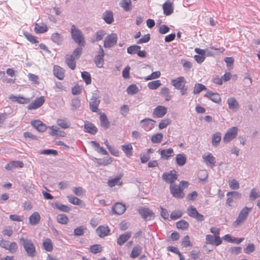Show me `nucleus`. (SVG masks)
<instances>
[{
    "label": "nucleus",
    "mask_w": 260,
    "mask_h": 260,
    "mask_svg": "<svg viewBox=\"0 0 260 260\" xmlns=\"http://www.w3.org/2000/svg\"><path fill=\"white\" fill-rule=\"evenodd\" d=\"M188 183L187 181H182L179 185L176 184L170 185V191L172 196L177 199H182L184 197V193L181 187H187Z\"/></svg>",
    "instance_id": "obj_1"
},
{
    "label": "nucleus",
    "mask_w": 260,
    "mask_h": 260,
    "mask_svg": "<svg viewBox=\"0 0 260 260\" xmlns=\"http://www.w3.org/2000/svg\"><path fill=\"white\" fill-rule=\"evenodd\" d=\"M71 34L72 39L78 44L84 47L85 44L84 38L81 31L75 25H73L71 28Z\"/></svg>",
    "instance_id": "obj_2"
},
{
    "label": "nucleus",
    "mask_w": 260,
    "mask_h": 260,
    "mask_svg": "<svg viewBox=\"0 0 260 260\" xmlns=\"http://www.w3.org/2000/svg\"><path fill=\"white\" fill-rule=\"evenodd\" d=\"M20 243L23 246L28 256L33 257L36 255V251L35 247L30 240L25 239L23 237L20 239Z\"/></svg>",
    "instance_id": "obj_3"
},
{
    "label": "nucleus",
    "mask_w": 260,
    "mask_h": 260,
    "mask_svg": "<svg viewBox=\"0 0 260 260\" xmlns=\"http://www.w3.org/2000/svg\"><path fill=\"white\" fill-rule=\"evenodd\" d=\"M251 209L252 208L245 207L240 211L236 220L234 222L235 226H238L245 221Z\"/></svg>",
    "instance_id": "obj_4"
},
{
    "label": "nucleus",
    "mask_w": 260,
    "mask_h": 260,
    "mask_svg": "<svg viewBox=\"0 0 260 260\" xmlns=\"http://www.w3.org/2000/svg\"><path fill=\"white\" fill-rule=\"evenodd\" d=\"M178 174L177 172L174 170H171L170 172L164 173L162 175V179L167 183L170 185H174V182L177 179Z\"/></svg>",
    "instance_id": "obj_5"
},
{
    "label": "nucleus",
    "mask_w": 260,
    "mask_h": 260,
    "mask_svg": "<svg viewBox=\"0 0 260 260\" xmlns=\"http://www.w3.org/2000/svg\"><path fill=\"white\" fill-rule=\"evenodd\" d=\"M238 131V128L236 126L230 128L225 133L223 138V141L226 143L230 142L237 137Z\"/></svg>",
    "instance_id": "obj_6"
},
{
    "label": "nucleus",
    "mask_w": 260,
    "mask_h": 260,
    "mask_svg": "<svg viewBox=\"0 0 260 260\" xmlns=\"http://www.w3.org/2000/svg\"><path fill=\"white\" fill-rule=\"evenodd\" d=\"M187 212L188 216L195 218L198 221H203L204 220V216L200 214L197 209L193 206H190L188 207Z\"/></svg>",
    "instance_id": "obj_7"
},
{
    "label": "nucleus",
    "mask_w": 260,
    "mask_h": 260,
    "mask_svg": "<svg viewBox=\"0 0 260 260\" xmlns=\"http://www.w3.org/2000/svg\"><path fill=\"white\" fill-rule=\"evenodd\" d=\"M117 36L116 34H111L105 39L104 46L105 48H110L116 44Z\"/></svg>",
    "instance_id": "obj_8"
},
{
    "label": "nucleus",
    "mask_w": 260,
    "mask_h": 260,
    "mask_svg": "<svg viewBox=\"0 0 260 260\" xmlns=\"http://www.w3.org/2000/svg\"><path fill=\"white\" fill-rule=\"evenodd\" d=\"M155 121L150 118H145L140 122L141 127L146 132L151 130L154 126Z\"/></svg>",
    "instance_id": "obj_9"
},
{
    "label": "nucleus",
    "mask_w": 260,
    "mask_h": 260,
    "mask_svg": "<svg viewBox=\"0 0 260 260\" xmlns=\"http://www.w3.org/2000/svg\"><path fill=\"white\" fill-rule=\"evenodd\" d=\"M101 100L99 97L92 96L89 102V108L90 110L93 112H99L98 108Z\"/></svg>",
    "instance_id": "obj_10"
},
{
    "label": "nucleus",
    "mask_w": 260,
    "mask_h": 260,
    "mask_svg": "<svg viewBox=\"0 0 260 260\" xmlns=\"http://www.w3.org/2000/svg\"><path fill=\"white\" fill-rule=\"evenodd\" d=\"M104 51L101 46H100V50L99 54L95 56L94 63L98 68H102L104 64Z\"/></svg>",
    "instance_id": "obj_11"
},
{
    "label": "nucleus",
    "mask_w": 260,
    "mask_h": 260,
    "mask_svg": "<svg viewBox=\"0 0 260 260\" xmlns=\"http://www.w3.org/2000/svg\"><path fill=\"white\" fill-rule=\"evenodd\" d=\"M186 82L184 77L180 76L175 79L171 80V84L177 89L182 88L185 87Z\"/></svg>",
    "instance_id": "obj_12"
},
{
    "label": "nucleus",
    "mask_w": 260,
    "mask_h": 260,
    "mask_svg": "<svg viewBox=\"0 0 260 260\" xmlns=\"http://www.w3.org/2000/svg\"><path fill=\"white\" fill-rule=\"evenodd\" d=\"M45 102L44 97L43 96L37 98L34 102L27 106L28 110L36 109L40 107Z\"/></svg>",
    "instance_id": "obj_13"
},
{
    "label": "nucleus",
    "mask_w": 260,
    "mask_h": 260,
    "mask_svg": "<svg viewBox=\"0 0 260 260\" xmlns=\"http://www.w3.org/2000/svg\"><path fill=\"white\" fill-rule=\"evenodd\" d=\"M167 112V108L162 106H157L153 112V116L155 118H161Z\"/></svg>",
    "instance_id": "obj_14"
},
{
    "label": "nucleus",
    "mask_w": 260,
    "mask_h": 260,
    "mask_svg": "<svg viewBox=\"0 0 260 260\" xmlns=\"http://www.w3.org/2000/svg\"><path fill=\"white\" fill-rule=\"evenodd\" d=\"M139 212L145 220H150L154 218L153 213L148 208H141L139 209Z\"/></svg>",
    "instance_id": "obj_15"
},
{
    "label": "nucleus",
    "mask_w": 260,
    "mask_h": 260,
    "mask_svg": "<svg viewBox=\"0 0 260 260\" xmlns=\"http://www.w3.org/2000/svg\"><path fill=\"white\" fill-rule=\"evenodd\" d=\"M202 157L207 166H210L211 167H213L215 165L216 159L212 153H205L203 155Z\"/></svg>",
    "instance_id": "obj_16"
},
{
    "label": "nucleus",
    "mask_w": 260,
    "mask_h": 260,
    "mask_svg": "<svg viewBox=\"0 0 260 260\" xmlns=\"http://www.w3.org/2000/svg\"><path fill=\"white\" fill-rule=\"evenodd\" d=\"M164 13L167 16L170 15L173 13V3L170 1H167L162 5Z\"/></svg>",
    "instance_id": "obj_17"
},
{
    "label": "nucleus",
    "mask_w": 260,
    "mask_h": 260,
    "mask_svg": "<svg viewBox=\"0 0 260 260\" xmlns=\"http://www.w3.org/2000/svg\"><path fill=\"white\" fill-rule=\"evenodd\" d=\"M204 96L215 103H219L221 101L220 95L217 93L213 92L211 90H207V92L204 94Z\"/></svg>",
    "instance_id": "obj_18"
},
{
    "label": "nucleus",
    "mask_w": 260,
    "mask_h": 260,
    "mask_svg": "<svg viewBox=\"0 0 260 260\" xmlns=\"http://www.w3.org/2000/svg\"><path fill=\"white\" fill-rule=\"evenodd\" d=\"M159 154L161 155V158L168 160L170 157L174 156V152L172 148H169L160 150Z\"/></svg>",
    "instance_id": "obj_19"
},
{
    "label": "nucleus",
    "mask_w": 260,
    "mask_h": 260,
    "mask_svg": "<svg viewBox=\"0 0 260 260\" xmlns=\"http://www.w3.org/2000/svg\"><path fill=\"white\" fill-rule=\"evenodd\" d=\"M125 210V206L119 203H116L112 207L113 213L117 215L122 214Z\"/></svg>",
    "instance_id": "obj_20"
},
{
    "label": "nucleus",
    "mask_w": 260,
    "mask_h": 260,
    "mask_svg": "<svg viewBox=\"0 0 260 260\" xmlns=\"http://www.w3.org/2000/svg\"><path fill=\"white\" fill-rule=\"evenodd\" d=\"M32 126L40 132H44L46 131L47 127L39 120H36L31 122Z\"/></svg>",
    "instance_id": "obj_21"
},
{
    "label": "nucleus",
    "mask_w": 260,
    "mask_h": 260,
    "mask_svg": "<svg viewBox=\"0 0 260 260\" xmlns=\"http://www.w3.org/2000/svg\"><path fill=\"white\" fill-rule=\"evenodd\" d=\"M99 114L100 115V119L101 126L105 129L109 128L110 124L105 113L99 112Z\"/></svg>",
    "instance_id": "obj_22"
},
{
    "label": "nucleus",
    "mask_w": 260,
    "mask_h": 260,
    "mask_svg": "<svg viewBox=\"0 0 260 260\" xmlns=\"http://www.w3.org/2000/svg\"><path fill=\"white\" fill-rule=\"evenodd\" d=\"M54 75L59 80H62L64 77V70L58 66L53 67Z\"/></svg>",
    "instance_id": "obj_23"
},
{
    "label": "nucleus",
    "mask_w": 260,
    "mask_h": 260,
    "mask_svg": "<svg viewBox=\"0 0 260 260\" xmlns=\"http://www.w3.org/2000/svg\"><path fill=\"white\" fill-rule=\"evenodd\" d=\"M227 103L230 109L236 111L239 108V105L238 101L235 98H229L227 100Z\"/></svg>",
    "instance_id": "obj_24"
},
{
    "label": "nucleus",
    "mask_w": 260,
    "mask_h": 260,
    "mask_svg": "<svg viewBox=\"0 0 260 260\" xmlns=\"http://www.w3.org/2000/svg\"><path fill=\"white\" fill-rule=\"evenodd\" d=\"M84 131L86 133L94 135L98 132V128L93 123L86 122L84 124Z\"/></svg>",
    "instance_id": "obj_25"
},
{
    "label": "nucleus",
    "mask_w": 260,
    "mask_h": 260,
    "mask_svg": "<svg viewBox=\"0 0 260 260\" xmlns=\"http://www.w3.org/2000/svg\"><path fill=\"white\" fill-rule=\"evenodd\" d=\"M96 234L101 238L107 236L110 232V229L108 226H100L96 230Z\"/></svg>",
    "instance_id": "obj_26"
},
{
    "label": "nucleus",
    "mask_w": 260,
    "mask_h": 260,
    "mask_svg": "<svg viewBox=\"0 0 260 260\" xmlns=\"http://www.w3.org/2000/svg\"><path fill=\"white\" fill-rule=\"evenodd\" d=\"M103 18L108 24H111L114 21L113 13L110 10H106L103 14Z\"/></svg>",
    "instance_id": "obj_27"
},
{
    "label": "nucleus",
    "mask_w": 260,
    "mask_h": 260,
    "mask_svg": "<svg viewBox=\"0 0 260 260\" xmlns=\"http://www.w3.org/2000/svg\"><path fill=\"white\" fill-rule=\"evenodd\" d=\"M41 217L38 212H34L29 218V222L32 225H37L40 221Z\"/></svg>",
    "instance_id": "obj_28"
},
{
    "label": "nucleus",
    "mask_w": 260,
    "mask_h": 260,
    "mask_svg": "<svg viewBox=\"0 0 260 260\" xmlns=\"http://www.w3.org/2000/svg\"><path fill=\"white\" fill-rule=\"evenodd\" d=\"M131 232H126L121 235L117 239V244L120 246L122 245L128 240V239L131 237Z\"/></svg>",
    "instance_id": "obj_29"
},
{
    "label": "nucleus",
    "mask_w": 260,
    "mask_h": 260,
    "mask_svg": "<svg viewBox=\"0 0 260 260\" xmlns=\"http://www.w3.org/2000/svg\"><path fill=\"white\" fill-rule=\"evenodd\" d=\"M23 164L20 161H13L10 163L7 164L5 166V168L8 170H12L17 167L22 168Z\"/></svg>",
    "instance_id": "obj_30"
},
{
    "label": "nucleus",
    "mask_w": 260,
    "mask_h": 260,
    "mask_svg": "<svg viewBox=\"0 0 260 260\" xmlns=\"http://www.w3.org/2000/svg\"><path fill=\"white\" fill-rule=\"evenodd\" d=\"M119 5L125 11H129L132 9L131 0H120Z\"/></svg>",
    "instance_id": "obj_31"
},
{
    "label": "nucleus",
    "mask_w": 260,
    "mask_h": 260,
    "mask_svg": "<svg viewBox=\"0 0 260 260\" xmlns=\"http://www.w3.org/2000/svg\"><path fill=\"white\" fill-rule=\"evenodd\" d=\"M51 40L54 43L60 45L62 44L63 38L61 34L58 32H55L52 34Z\"/></svg>",
    "instance_id": "obj_32"
},
{
    "label": "nucleus",
    "mask_w": 260,
    "mask_h": 260,
    "mask_svg": "<svg viewBox=\"0 0 260 260\" xmlns=\"http://www.w3.org/2000/svg\"><path fill=\"white\" fill-rule=\"evenodd\" d=\"M90 143L92 144V146L94 147L95 150L99 153L103 155L108 154V152L103 147H101L99 143L96 141H91Z\"/></svg>",
    "instance_id": "obj_33"
},
{
    "label": "nucleus",
    "mask_w": 260,
    "mask_h": 260,
    "mask_svg": "<svg viewBox=\"0 0 260 260\" xmlns=\"http://www.w3.org/2000/svg\"><path fill=\"white\" fill-rule=\"evenodd\" d=\"M142 251V247L140 245L135 246L131 252L130 257L135 258L138 257Z\"/></svg>",
    "instance_id": "obj_34"
},
{
    "label": "nucleus",
    "mask_w": 260,
    "mask_h": 260,
    "mask_svg": "<svg viewBox=\"0 0 260 260\" xmlns=\"http://www.w3.org/2000/svg\"><path fill=\"white\" fill-rule=\"evenodd\" d=\"M221 139V134L220 133H215L212 137V144L214 147H217Z\"/></svg>",
    "instance_id": "obj_35"
},
{
    "label": "nucleus",
    "mask_w": 260,
    "mask_h": 260,
    "mask_svg": "<svg viewBox=\"0 0 260 260\" xmlns=\"http://www.w3.org/2000/svg\"><path fill=\"white\" fill-rule=\"evenodd\" d=\"M57 124L62 128L66 129L70 127V123L66 118H59L56 121Z\"/></svg>",
    "instance_id": "obj_36"
},
{
    "label": "nucleus",
    "mask_w": 260,
    "mask_h": 260,
    "mask_svg": "<svg viewBox=\"0 0 260 260\" xmlns=\"http://www.w3.org/2000/svg\"><path fill=\"white\" fill-rule=\"evenodd\" d=\"M176 160L178 166H182L186 161V157L183 154H178L176 155Z\"/></svg>",
    "instance_id": "obj_37"
},
{
    "label": "nucleus",
    "mask_w": 260,
    "mask_h": 260,
    "mask_svg": "<svg viewBox=\"0 0 260 260\" xmlns=\"http://www.w3.org/2000/svg\"><path fill=\"white\" fill-rule=\"evenodd\" d=\"M203 90H207L206 87L201 83H196L193 88V93L197 94Z\"/></svg>",
    "instance_id": "obj_38"
},
{
    "label": "nucleus",
    "mask_w": 260,
    "mask_h": 260,
    "mask_svg": "<svg viewBox=\"0 0 260 260\" xmlns=\"http://www.w3.org/2000/svg\"><path fill=\"white\" fill-rule=\"evenodd\" d=\"M122 149L126 156L129 157L132 155L133 147L131 144L122 145Z\"/></svg>",
    "instance_id": "obj_39"
},
{
    "label": "nucleus",
    "mask_w": 260,
    "mask_h": 260,
    "mask_svg": "<svg viewBox=\"0 0 260 260\" xmlns=\"http://www.w3.org/2000/svg\"><path fill=\"white\" fill-rule=\"evenodd\" d=\"M35 31L37 34L44 33L47 31L48 27L45 24L40 25L38 23L35 24L34 28Z\"/></svg>",
    "instance_id": "obj_40"
},
{
    "label": "nucleus",
    "mask_w": 260,
    "mask_h": 260,
    "mask_svg": "<svg viewBox=\"0 0 260 260\" xmlns=\"http://www.w3.org/2000/svg\"><path fill=\"white\" fill-rule=\"evenodd\" d=\"M44 248L47 251H51L53 249V245L51 240L46 238L43 243Z\"/></svg>",
    "instance_id": "obj_41"
},
{
    "label": "nucleus",
    "mask_w": 260,
    "mask_h": 260,
    "mask_svg": "<svg viewBox=\"0 0 260 260\" xmlns=\"http://www.w3.org/2000/svg\"><path fill=\"white\" fill-rule=\"evenodd\" d=\"M113 158L111 157H104L102 159H96L97 163L100 166H106L111 164Z\"/></svg>",
    "instance_id": "obj_42"
},
{
    "label": "nucleus",
    "mask_w": 260,
    "mask_h": 260,
    "mask_svg": "<svg viewBox=\"0 0 260 260\" xmlns=\"http://www.w3.org/2000/svg\"><path fill=\"white\" fill-rule=\"evenodd\" d=\"M163 137V134L161 133L154 134L151 137V142L153 143H159L162 141Z\"/></svg>",
    "instance_id": "obj_43"
},
{
    "label": "nucleus",
    "mask_w": 260,
    "mask_h": 260,
    "mask_svg": "<svg viewBox=\"0 0 260 260\" xmlns=\"http://www.w3.org/2000/svg\"><path fill=\"white\" fill-rule=\"evenodd\" d=\"M17 249L18 246L16 243L15 242H12L11 243H9L6 250H8L10 253L14 254L17 251Z\"/></svg>",
    "instance_id": "obj_44"
},
{
    "label": "nucleus",
    "mask_w": 260,
    "mask_h": 260,
    "mask_svg": "<svg viewBox=\"0 0 260 260\" xmlns=\"http://www.w3.org/2000/svg\"><path fill=\"white\" fill-rule=\"evenodd\" d=\"M260 197V191L253 188H252L249 194V200L251 201H254L256 199Z\"/></svg>",
    "instance_id": "obj_45"
},
{
    "label": "nucleus",
    "mask_w": 260,
    "mask_h": 260,
    "mask_svg": "<svg viewBox=\"0 0 260 260\" xmlns=\"http://www.w3.org/2000/svg\"><path fill=\"white\" fill-rule=\"evenodd\" d=\"M67 198L68 199V201L69 202H70L71 204L75 205H81L82 203V200H80L79 198L73 197L72 196H68L67 197Z\"/></svg>",
    "instance_id": "obj_46"
},
{
    "label": "nucleus",
    "mask_w": 260,
    "mask_h": 260,
    "mask_svg": "<svg viewBox=\"0 0 260 260\" xmlns=\"http://www.w3.org/2000/svg\"><path fill=\"white\" fill-rule=\"evenodd\" d=\"M81 76L87 85L91 84V76L88 72L85 71L81 72Z\"/></svg>",
    "instance_id": "obj_47"
},
{
    "label": "nucleus",
    "mask_w": 260,
    "mask_h": 260,
    "mask_svg": "<svg viewBox=\"0 0 260 260\" xmlns=\"http://www.w3.org/2000/svg\"><path fill=\"white\" fill-rule=\"evenodd\" d=\"M139 90L138 87L135 84H132L129 85L126 90L128 94L131 95L137 94Z\"/></svg>",
    "instance_id": "obj_48"
},
{
    "label": "nucleus",
    "mask_w": 260,
    "mask_h": 260,
    "mask_svg": "<svg viewBox=\"0 0 260 260\" xmlns=\"http://www.w3.org/2000/svg\"><path fill=\"white\" fill-rule=\"evenodd\" d=\"M57 220L59 223L66 224L69 222V218L64 214H59L57 216Z\"/></svg>",
    "instance_id": "obj_49"
},
{
    "label": "nucleus",
    "mask_w": 260,
    "mask_h": 260,
    "mask_svg": "<svg viewBox=\"0 0 260 260\" xmlns=\"http://www.w3.org/2000/svg\"><path fill=\"white\" fill-rule=\"evenodd\" d=\"M53 206L57 208L59 210L65 212H69L71 210V208L68 206L63 204H59L57 203H55Z\"/></svg>",
    "instance_id": "obj_50"
},
{
    "label": "nucleus",
    "mask_w": 260,
    "mask_h": 260,
    "mask_svg": "<svg viewBox=\"0 0 260 260\" xmlns=\"http://www.w3.org/2000/svg\"><path fill=\"white\" fill-rule=\"evenodd\" d=\"M161 83L159 80H155L149 82L148 83V87L151 89H156L161 85Z\"/></svg>",
    "instance_id": "obj_51"
},
{
    "label": "nucleus",
    "mask_w": 260,
    "mask_h": 260,
    "mask_svg": "<svg viewBox=\"0 0 260 260\" xmlns=\"http://www.w3.org/2000/svg\"><path fill=\"white\" fill-rule=\"evenodd\" d=\"M188 225V223L184 220H181L176 223L177 228L178 229H181L183 230L187 229Z\"/></svg>",
    "instance_id": "obj_52"
},
{
    "label": "nucleus",
    "mask_w": 260,
    "mask_h": 260,
    "mask_svg": "<svg viewBox=\"0 0 260 260\" xmlns=\"http://www.w3.org/2000/svg\"><path fill=\"white\" fill-rule=\"evenodd\" d=\"M140 48L141 47L140 46L136 45H132L127 48V52L131 54H136L137 53L138 51H139Z\"/></svg>",
    "instance_id": "obj_53"
},
{
    "label": "nucleus",
    "mask_w": 260,
    "mask_h": 260,
    "mask_svg": "<svg viewBox=\"0 0 260 260\" xmlns=\"http://www.w3.org/2000/svg\"><path fill=\"white\" fill-rule=\"evenodd\" d=\"M81 105L80 100L78 98H74L72 100L71 104V110L75 111L79 108Z\"/></svg>",
    "instance_id": "obj_54"
},
{
    "label": "nucleus",
    "mask_w": 260,
    "mask_h": 260,
    "mask_svg": "<svg viewBox=\"0 0 260 260\" xmlns=\"http://www.w3.org/2000/svg\"><path fill=\"white\" fill-rule=\"evenodd\" d=\"M86 228L84 226L77 227L74 230V233L75 236H80L84 234Z\"/></svg>",
    "instance_id": "obj_55"
},
{
    "label": "nucleus",
    "mask_w": 260,
    "mask_h": 260,
    "mask_svg": "<svg viewBox=\"0 0 260 260\" xmlns=\"http://www.w3.org/2000/svg\"><path fill=\"white\" fill-rule=\"evenodd\" d=\"M89 249L91 252L96 254L102 250V247L99 244H95L90 246Z\"/></svg>",
    "instance_id": "obj_56"
},
{
    "label": "nucleus",
    "mask_w": 260,
    "mask_h": 260,
    "mask_svg": "<svg viewBox=\"0 0 260 260\" xmlns=\"http://www.w3.org/2000/svg\"><path fill=\"white\" fill-rule=\"evenodd\" d=\"M160 72L159 71H156L153 72L151 75L144 78L145 80L148 81L152 79L158 78L160 76Z\"/></svg>",
    "instance_id": "obj_57"
},
{
    "label": "nucleus",
    "mask_w": 260,
    "mask_h": 260,
    "mask_svg": "<svg viewBox=\"0 0 260 260\" xmlns=\"http://www.w3.org/2000/svg\"><path fill=\"white\" fill-rule=\"evenodd\" d=\"M181 63L182 64L184 69L186 71H188L192 68V63L191 62L187 61L185 59L181 60Z\"/></svg>",
    "instance_id": "obj_58"
},
{
    "label": "nucleus",
    "mask_w": 260,
    "mask_h": 260,
    "mask_svg": "<svg viewBox=\"0 0 260 260\" xmlns=\"http://www.w3.org/2000/svg\"><path fill=\"white\" fill-rule=\"evenodd\" d=\"M229 184L230 187L232 189H238L240 187L239 183L236 179H232L229 180Z\"/></svg>",
    "instance_id": "obj_59"
},
{
    "label": "nucleus",
    "mask_w": 260,
    "mask_h": 260,
    "mask_svg": "<svg viewBox=\"0 0 260 260\" xmlns=\"http://www.w3.org/2000/svg\"><path fill=\"white\" fill-rule=\"evenodd\" d=\"M82 52V49L81 48L78 47L75 49L72 54L70 56L71 58L74 59L78 58L81 55Z\"/></svg>",
    "instance_id": "obj_60"
},
{
    "label": "nucleus",
    "mask_w": 260,
    "mask_h": 260,
    "mask_svg": "<svg viewBox=\"0 0 260 260\" xmlns=\"http://www.w3.org/2000/svg\"><path fill=\"white\" fill-rule=\"evenodd\" d=\"M75 59H74V58H71L70 56L66 60L67 64L72 70H74L76 68V62Z\"/></svg>",
    "instance_id": "obj_61"
},
{
    "label": "nucleus",
    "mask_w": 260,
    "mask_h": 260,
    "mask_svg": "<svg viewBox=\"0 0 260 260\" xmlns=\"http://www.w3.org/2000/svg\"><path fill=\"white\" fill-rule=\"evenodd\" d=\"M105 35V31L100 30L97 31L95 34V38L92 41V42L102 40Z\"/></svg>",
    "instance_id": "obj_62"
},
{
    "label": "nucleus",
    "mask_w": 260,
    "mask_h": 260,
    "mask_svg": "<svg viewBox=\"0 0 260 260\" xmlns=\"http://www.w3.org/2000/svg\"><path fill=\"white\" fill-rule=\"evenodd\" d=\"M182 215V212L181 211L177 210L174 211L172 212L170 215V218L172 219L175 220L180 217H181Z\"/></svg>",
    "instance_id": "obj_63"
},
{
    "label": "nucleus",
    "mask_w": 260,
    "mask_h": 260,
    "mask_svg": "<svg viewBox=\"0 0 260 260\" xmlns=\"http://www.w3.org/2000/svg\"><path fill=\"white\" fill-rule=\"evenodd\" d=\"M24 35L26 38L31 43L35 44L38 42L37 38L35 36H32L31 34L28 32H25L24 34Z\"/></svg>",
    "instance_id": "obj_64"
}]
</instances>
